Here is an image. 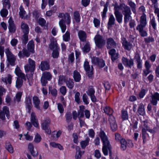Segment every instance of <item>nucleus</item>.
I'll return each instance as SVG.
<instances>
[{"label": "nucleus", "mask_w": 159, "mask_h": 159, "mask_svg": "<svg viewBox=\"0 0 159 159\" xmlns=\"http://www.w3.org/2000/svg\"><path fill=\"white\" fill-rule=\"evenodd\" d=\"M27 48H24L23 49L22 51H20L18 53V56L20 58H23L25 57H29L30 53H34V44L33 40L30 41L27 44Z\"/></svg>", "instance_id": "obj_1"}, {"label": "nucleus", "mask_w": 159, "mask_h": 159, "mask_svg": "<svg viewBox=\"0 0 159 159\" xmlns=\"http://www.w3.org/2000/svg\"><path fill=\"white\" fill-rule=\"evenodd\" d=\"M30 121L31 122L27 121L25 123V125L27 127V129L28 130H30L32 127V125L35 127L39 128V124L38 123V120L34 112H32L31 113Z\"/></svg>", "instance_id": "obj_2"}, {"label": "nucleus", "mask_w": 159, "mask_h": 159, "mask_svg": "<svg viewBox=\"0 0 159 159\" xmlns=\"http://www.w3.org/2000/svg\"><path fill=\"white\" fill-rule=\"evenodd\" d=\"M52 79V75L48 71L43 72L41 78L40 82L42 86H45L48 83V81H50Z\"/></svg>", "instance_id": "obj_3"}, {"label": "nucleus", "mask_w": 159, "mask_h": 159, "mask_svg": "<svg viewBox=\"0 0 159 159\" xmlns=\"http://www.w3.org/2000/svg\"><path fill=\"white\" fill-rule=\"evenodd\" d=\"M5 53L6 54L7 60L8 63L11 66L15 65L16 58L15 56L10 51L9 48H8L5 49Z\"/></svg>", "instance_id": "obj_4"}, {"label": "nucleus", "mask_w": 159, "mask_h": 159, "mask_svg": "<svg viewBox=\"0 0 159 159\" xmlns=\"http://www.w3.org/2000/svg\"><path fill=\"white\" fill-rule=\"evenodd\" d=\"M94 40L96 45L98 49H102L106 43V40L103 39L102 36L100 34L95 36Z\"/></svg>", "instance_id": "obj_5"}, {"label": "nucleus", "mask_w": 159, "mask_h": 159, "mask_svg": "<svg viewBox=\"0 0 159 159\" xmlns=\"http://www.w3.org/2000/svg\"><path fill=\"white\" fill-rule=\"evenodd\" d=\"M99 135L102 143L103 146H111L108 137L104 131L101 130Z\"/></svg>", "instance_id": "obj_6"}, {"label": "nucleus", "mask_w": 159, "mask_h": 159, "mask_svg": "<svg viewBox=\"0 0 159 159\" xmlns=\"http://www.w3.org/2000/svg\"><path fill=\"white\" fill-rule=\"evenodd\" d=\"M131 9L130 7L124 3H120L118 5L117 3H115L114 6V11H119V10H121L122 13H124L125 10H128Z\"/></svg>", "instance_id": "obj_7"}, {"label": "nucleus", "mask_w": 159, "mask_h": 159, "mask_svg": "<svg viewBox=\"0 0 159 159\" xmlns=\"http://www.w3.org/2000/svg\"><path fill=\"white\" fill-rule=\"evenodd\" d=\"M50 122V119H48L45 120L41 124L42 129L48 134H50L51 132L50 129L49 128Z\"/></svg>", "instance_id": "obj_8"}, {"label": "nucleus", "mask_w": 159, "mask_h": 159, "mask_svg": "<svg viewBox=\"0 0 159 159\" xmlns=\"http://www.w3.org/2000/svg\"><path fill=\"white\" fill-rule=\"evenodd\" d=\"M121 60L123 65L126 67L131 68L134 66V61L131 58L129 59L126 57H123Z\"/></svg>", "instance_id": "obj_9"}, {"label": "nucleus", "mask_w": 159, "mask_h": 159, "mask_svg": "<svg viewBox=\"0 0 159 159\" xmlns=\"http://www.w3.org/2000/svg\"><path fill=\"white\" fill-rule=\"evenodd\" d=\"M159 101V93L157 92L152 94L150 96V102L153 106H156Z\"/></svg>", "instance_id": "obj_10"}, {"label": "nucleus", "mask_w": 159, "mask_h": 159, "mask_svg": "<svg viewBox=\"0 0 159 159\" xmlns=\"http://www.w3.org/2000/svg\"><path fill=\"white\" fill-rule=\"evenodd\" d=\"M121 42L125 50L130 51L133 47L132 44L130 42H128L125 37L121 38Z\"/></svg>", "instance_id": "obj_11"}, {"label": "nucleus", "mask_w": 159, "mask_h": 159, "mask_svg": "<svg viewBox=\"0 0 159 159\" xmlns=\"http://www.w3.org/2000/svg\"><path fill=\"white\" fill-rule=\"evenodd\" d=\"M134 58L135 60L137 68L140 69L142 68V60L141 59L139 53L137 52L135 53Z\"/></svg>", "instance_id": "obj_12"}, {"label": "nucleus", "mask_w": 159, "mask_h": 159, "mask_svg": "<svg viewBox=\"0 0 159 159\" xmlns=\"http://www.w3.org/2000/svg\"><path fill=\"white\" fill-rule=\"evenodd\" d=\"M147 24V18L145 13H142L140 16V24H138L136 27H145Z\"/></svg>", "instance_id": "obj_13"}, {"label": "nucleus", "mask_w": 159, "mask_h": 159, "mask_svg": "<svg viewBox=\"0 0 159 159\" xmlns=\"http://www.w3.org/2000/svg\"><path fill=\"white\" fill-rule=\"evenodd\" d=\"M106 40L107 48V49L116 47V43L113 38L110 37L107 38Z\"/></svg>", "instance_id": "obj_14"}, {"label": "nucleus", "mask_w": 159, "mask_h": 159, "mask_svg": "<svg viewBox=\"0 0 159 159\" xmlns=\"http://www.w3.org/2000/svg\"><path fill=\"white\" fill-rule=\"evenodd\" d=\"M8 22L9 23L8 29L9 32L11 33H14L16 30V26L12 17H10Z\"/></svg>", "instance_id": "obj_15"}, {"label": "nucleus", "mask_w": 159, "mask_h": 159, "mask_svg": "<svg viewBox=\"0 0 159 159\" xmlns=\"http://www.w3.org/2000/svg\"><path fill=\"white\" fill-rule=\"evenodd\" d=\"M144 66L146 70H143L142 75L143 76L146 77L149 74L152 72V70H150L151 66L148 61H145Z\"/></svg>", "instance_id": "obj_16"}, {"label": "nucleus", "mask_w": 159, "mask_h": 159, "mask_svg": "<svg viewBox=\"0 0 159 159\" xmlns=\"http://www.w3.org/2000/svg\"><path fill=\"white\" fill-rule=\"evenodd\" d=\"M124 15V23L127 24L130 19L132 18L131 16L132 12L131 9L128 10H125V12L123 13Z\"/></svg>", "instance_id": "obj_17"}, {"label": "nucleus", "mask_w": 159, "mask_h": 159, "mask_svg": "<svg viewBox=\"0 0 159 159\" xmlns=\"http://www.w3.org/2000/svg\"><path fill=\"white\" fill-rule=\"evenodd\" d=\"M138 115L144 116L146 114L144 106L142 103L139 104L138 109L137 112Z\"/></svg>", "instance_id": "obj_18"}, {"label": "nucleus", "mask_w": 159, "mask_h": 159, "mask_svg": "<svg viewBox=\"0 0 159 159\" xmlns=\"http://www.w3.org/2000/svg\"><path fill=\"white\" fill-rule=\"evenodd\" d=\"M59 18H63L65 21H66L67 24H69L71 22V18L70 16L68 13H60L58 16Z\"/></svg>", "instance_id": "obj_19"}, {"label": "nucleus", "mask_w": 159, "mask_h": 159, "mask_svg": "<svg viewBox=\"0 0 159 159\" xmlns=\"http://www.w3.org/2000/svg\"><path fill=\"white\" fill-rule=\"evenodd\" d=\"M15 73L16 75L19 77L23 79L25 81L26 80V79L25 74L22 73L19 67L17 66V67L15 69Z\"/></svg>", "instance_id": "obj_20"}, {"label": "nucleus", "mask_w": 159, "mask_h": 159, "mask_svg": "<svg viewBox=\"0 0 159 159\" xmlns=\"http://www.w3.org/2000/svg\"><path fill=\"white\" fill-rule=\"evenodd\" d=\"M78 36L79 39L81 42H86L87 35L84 31L82 30H79L78 32Z\"/></svg>", "instance_id": "obj_21"}, {"label": "nucleus", "mask_w": 159, "mask_h": 159, "mask_svg": "<svg viewBox=\"0 0 159 159\" xmlns=\"http://www.w3.org/2000/svg\"><path fill=\"white\" fill-rule=\"evenodd\" d=\"M109 121L112 131L113 132L116 131L117 129V125L115 119L114 118L113 120H112L109 118Z\"/></svg>", "instance_id": "obj_22"}, {"label": "nucleus", "mask_w": 159, "mask_h": 159, "mask_svg": "<svg viewBox=\"0 0 159 159\" xmlns=\"http://www.w3.org/2000/svg\"><path fill=\"white\" fill-rule=\"evenodd\" d=\"M108 54L111 56V58L112 61H114L118 58V54L115 55L116 50L114 48H112L108 51Z\"/></svg>", "instance_id": "obj_23"}, {"label": "nucleus", "mask_w": 159, "mask_h": 159, "mask_svg": "<svg viewBox=\"0 0 159 159\" xmlns=\"http://www.w3.org/2000/svg\"><path fill=\"white\" fill-rule=\"evenodd\" d=\"M111 146H102V152L105 156H107L108 155V151H109V156L112 155Z\"/></svg>", "instance_id": "obj_24"}, {"label": "nucleus", "mask_w": 159, "mask_h": 159, "mask_svg": "<svg viewBox=\"0 0 159 159\" xmlns=\"http://www.w3.org/2000/svg\"><path fill=\"white\" fill-rule=\"evenodd\" d=\"M40 67L42 71L48 70L50 69L49 63L46 61H42L41 62Z\"/></svg>", "instance_id": "obj_25"}, {"label": "nucleus", "mask_w": 159, "mask_h": 159, "mask_svg": "<svg viewBox=\"0 0 159 159\" xmlns=\"http://www.w3.org/2000/svg\"><path fill=\"white\" fill-rule=\"evenodd\" d=\"M33 103L35 107L38 110L40 109V101L39 98L37 96H34L33 98Z\"/></svg>", "instance_id": "obj_26"}, {"label": "nucleus", "mask_w": 159, "mask_h": 159, "mask_svg": "<svg viewBox=\"0 0 159 159\" xmlns=\"http://www.w3.org/2000/svg\"><path fill=\"white\" fill-rule=\"evenodd\" d=\"M21 28L24 34H29L30 29L28 25L27 24L22 22L21 23Z\"/></svg>", "instance_id": "obj_27"}, {"label": "nucleus", "mask_w": 159, "mask_h": 159, "mask_svg": "<svg viewBox=\"0 0 159 159\" xmlns=\"http://www.w3.org/2000/svg\"><path fill=\"white\" fill-rule=\"evenodd\" d=\"M53 38V39L51 41V43L49 45V48L51 50H54V48L57 49L60 48L57 41L54 39V37Z\"/></svg>", "instance_id": "obj_28"}, {"label": "nucleus", "mask_w": 159, "mask_h": 159, "mask_svg": "<svg viewBox=\"0 0 159 159\" xmlns=\"http://www.w3.org/2000/svg\"><path fill=\"white\" fill-rule=\"evenodd\" d=\"M92 62L94 65H99V62L102 63L103 65V61H102V59L98 57H93L91 60ZM101 66H102V64H101Z\"/></svg>", "instance_id": "obj_29"}, {"label": "nucleus", "mask_w": 159, "mask_h": 159, "mask_svg": "<svg viewBox=\"0 0 159 159\" xmlns=\"http://www.w3.org/2000/svg\"><path fill=\"white\" fill-rule=\"evenodd\" d=\"M73 77L76 82H79L81 80V75L80 73L76 70L73 71Z\"/></svg>", "instance_id": "obj_30"}, {"label": "nucleus", "mask_w": 159, "mask_h": 159, "mask_svg": "<svg viewBox=\"0 0 159 159\" xmlns=\"http://www.w3.org/2000/svg\"><path fill=\"white\" fill-rule=\"evenodd\" d=\"M5 148L10 153H12L14 152L13 148L9 142H6L5 143Z\"/></svg>", "instance_id": "obj_31"}, {"label": "nucleus", "mask_w": 159, "mask_h": 159, "mask_svg": "<svg viewBox=\"0 0 159 159\" xmlns=\"http://www.w3.org/2000/svg\"><path fill=\"white\" fill-rule=\"evenodd\" d=\"M114 14L115 16L116 20L119 23L122 22L123 15L119 11H114Z\"/></svg>", "instance_id": "obj_32"}, {"label": "nucleus", "mask_w": 159, "mask_h": 159, "mask_svg": "<svg viewBox=\"0 0 159 159\" xmlns=\"http://www.w3.org/2000/svg\"><path fill=\"white\" fill-rule=\"evenodd\" d=\"M145 27H136V29L138 30L140 36L142 37H146L148 36V33L146 30H144Z\"/></svg>", "instance_id": "obj_33"}, {"label": "nucleus", "mask_w": 159, "mask_h": 159, "mask_svg": "<svg viewBox=\"0 0 159 159\" xmlns=\"http://www.w3.org/2000/svg\"><path fill=\"white\" fill-rule=\"evenodd\" d=\"M104 113L108 115H112L114 112L112 108L109 106H106L103 107Z\"/></svg>", "instance_id": "obj_34"}, {"label": "nucleus", "mask_w": 159, "mask_h": 159, "mask_svg": "<svg viewBox=\"0 0 159 159\" xmlns=\"http://www.w3.org/2000/svg\"><path fill=\"white\" fill-rule=\"evenodd\" d=\"M115 19L112 15H111L109 19L108 22L107 23V29H109L111 28L112 25L115 23Z\"/></svg>", "instance_id": "obj_35"}, {"label": "nucleus", "mask_w": 159, "mask_h": 159, "mask_svg": "<svg viewBox=\"0 0 159 159\" xmlns=\"http://www.w3.org/2000/svg\"><path fill=\"white\" fill-rule=\"evenodd\" d=\"M131 122L132 124L130 123V126H132L133 129L134 130L138 128V119L137 118H131Z\"/></svg>", "instance_id": "obj_36"}, {"label": "nucleus", "mask_w": 159, "mask_h": 159, "mask_svg": "<svg viewBox=\"0 0 159 159\" xmlns=\"http://www.w3.org/2000/svg\"><path fill=\"white\" fill-rule=\"evenodd\" d=\"M65 21L64 19H62L60 20L59 23L62 33L65 32L66 28V25L65 24Z\"/></svg>", "instance_id": "obj_37"}, {"label": "nucleus", "mask_w": 159, "mask_h": 159, "mask_svg": "<svg viewBox=\"0 0 159 159\" xmlns=\"http://www.w3.org/2000/svg\"><path fill=\"white\" fill-rule=\"evenodd\" d=\"M90 139L89 137L86 138L84 140L82 141L80 143L81 146L83 149H84L89 144Z\"/></svg>", "instance_id": "obj_38"}, {"label": "nucleus", "mask_w": 159, "mask_h": 159, "mask_svg": "<svg viewBox=\"0 0 159 159\" xmlns=\"http://www.w3.org/2000/svg\"><path fill=\"white\" fill-rule=\"evenodd\" d=\"M84 151H81L80 148H79L78 150H76L75 155V156L76 159H81V158L83 155L84 153Z\"/></svg>", "instance_id": "obj_39"}, {"label": "nucleus", "mask_w": 159, "mask_h": 159, "mask_svg": "<svg viewBox=\"0 0 159 159\" xmlns=\"http://www.w3.org/2000/svg\"><path fill=\"white\" fill-rule=\"evenodd\" d=\"M66 85L69 89H72L74 87V82L73 80L69 78V80H67L66 82Z\"/></svg>", "instance_id": "obj_40"}, {"label": "nucleus", "mask_w": 159, "mask_h": 159, "mask_svg": "<svg viewBox=\"0 0 159 159\" xmlns=\"http://www.w3.org/2000/svg\"><path fill=\"white\" fill-rule=\"evenodd\" d=\"M67 80V79L66 78V76L64 75H60L59 76L58 82V85L61 86L63 84V81L65 83Z\"/></svg>", "instance_id": "obj_41"}, {"label": "nucleus", "mask_w": 159, "mask_h": 159, "mask_svg": "<svg viewBox=\"0 0 159 159\" xmlns=\"http://www.w3.org/2000/svg\"><path fill=\"white\" fill-rule=\"evenodd\" d=\"M128 115L126 111L122 110L121 111V118L122 121L127 120L128 119Z\"/></svg>", "instance_id": "obj_42"}, {"label": "nucleus", "mask_w": 159, "mask_h": 159, "mask_svg": "<svg viewBox=\"0 0 159 159\" xmlns=\"http://www.w3.org/2000/svg\"><path fill=\"white\" fill-rule=\"evenodd\" d=\"M73 17L76 22L79 23L80 22V16L78 11H75L74 12Z\"/></svg>", "instance_id": "obj_43"}, {"label": "nucleus", "mask_w": 159, "mask_h": 159, "mask_svg": "<svg viewBox=\"0 0 159 159\" xmlns=\"http://www.w3.org/2000/svg\"><path fill=\"white\" fill-rule=\"evenodd\" d=\"M152 5H153V7L154 9V13L155 14L158 13V12H159V8H158L157 6V1L158 0H151Z\"/></svg>", "instance_id": "obj_44"}, {"label": "nucleus", "mask_w": 159, "mask_h": 159, "mask_svg": "<svg viewBox=\"0 0 159 159\" xmlns=\"http://www.w3.org/2000/svg\"><path fill=\"white\" fill-rule=\"evenodd\" d=\"M23 80L22 78H18L17 79L16 84V87L17 89H19L22 86L23 83Z\"/></svg>", "instance_id": "obj_45"}, {"label": "nucleus", "mask_w": 159, "mask_h": 159, "mask_svg": "<svg viewBox=\"0 0 159 159\" xmlns=\"http://www.w3.org/2000/svg\"><path fill=\"white\" fill-rule=\"evenodd\" d=\"M120 142L121 144L120 148L121 150L123 151L125 150L127 146V141L125 139H122Z\"/></svg>", "instance_id": "obj_46"}, {"label": "nucleus", "mask_w": 159, "mask_h": 159, "mask_svg": "<svg viewBox=\"0 0 159 159\" xmlns=\"http://www.w3.org/2000/svg\"><path fill=\"white\" fill-rule=\"evenodd\" d=\"M108 4L107 2L104 5L103 11L101 12V16L102 19L105 18L106 16V13L108 11Z\"/></svg>", "instance_id": "obj_47"}, {"label": "nucleus", "mask_w": 159, "mask_h": 159, "mask_svg": "<svg viewBox=\"0 0 159 159\" xmlns=\"http://www.w3.org/2000/svg\"><path fill=\"white\" fill-rule=\"evenodd\" d=\"M128 4L131 7V10L133 13L135 14L136 12V5L135 4L131 1H128Z\"/></svg>", "instance_id": "obj_48"}, {"label": "nucleus", "mask_w": 159, "mask_h": 159, "mask_svg": "<svg viewBox=\"0 0 159 159\" xmlns=\"http://www.w3.org/2000/svg\"><path fill=\"white\" fill-rule=\"evenodd\" d=\"M28 34H24L22 36L21 41L22 44L25 45L28 43L29 40Z\"/></svg>", "instance_id": "obj_49"}, {"label": "nucleus", "mask_w": 159, "mask_h": 159, "mask_svg": "<svg viewBox=\"0 0 159 159\" xmlns=\"http://www.w3.org/2000/svg\"><path fill=\"white\" fill-rule=\"evenodd\" d=\"M150 24L152 26L154 30H157V24L155 21V18L154 16H153L152 18V19H150Z\"/></svg>", "instance_id": "obj_50"}, {"label": "nucleus", "mask_w": 159, "mask_h": 159, "mask_svg": "<svg viewBox=\"0 0 159 159\" xmlns=\"http://www.w3.org/2000/svg\"><path fill=\"white\" fill-rule=\"evenodd\" d=\"M60 50V48L57 49H54L53 50V52L52 53V56L53 58H57L59 56V51Z\"/></svg>", "instance_id": "obj_51"}, {"label": "nucleus", "mask_w": 159, "mask_h": 159, "mask_svg": "<svg viewBox=\"0 0 159 159\" xmlns=\"http://www.w3.org/2000/svg\"><path fill=\"white\" fill-rule=\"evenodd\" d=\"M8 13V11L6 8H2L0 12V15L3 18L6 17Z\"/></svg>", "instance_id": "obj_52"}, {"label": "nucleus", "mask_w": 159, "mask_h": 159, "mask_svg": "<svg viewBox=\"0 0 159 159\" xmlns=\"http://www.w3.org/2000/svg\"><path fill=\"white\" fill-rule=\"evenodd\" d=\"M26 14V12L24 10V8L22 6L20 7V11L19 12V15L20 17L23 19L24 17V15Z\"/></svg>", "instance_id": "obj_53"}, {"label": "nucleus", "mask_w": 159, "mask_h": 159, "mask_svg": "<svg viewBox=\"0 0 159 159\" xmlns=\"http://www.w3.org/2000/svg\"><path fill=\"white\" fill-rule=\"evenodd\" d=\"M66 121L67 123H69L72 120V115L70 112H66L65 115Z\"/></svg>", "instance_id": "obj_54"}, {"label": "nucleus", "mask_w": 159, "mask_h": 159, "mask_svg": "<svg viewBox=\"0 0 159 159\" xmlns=\"http://www.w3.org/2000/svg\"><path fill=\"white\" fill-rule=\"evenodd\" d=\"M38 23L41 26L43 27L45 25L46 21L43 18L40 17L39 19Z\"/></svg>", "instance_id": "obj_55"}, {"label": "nucleus", "mask_w": 159, "mask_h": 159, "mask_svg": "<svg viewBox=\"0 0 159 159\" xmlns=\"http://www.w3.org/2000/svg\"><path fill=\"white\" fill-rule=\"evenodd\" d=\"M84 67L86 72H88L90 70V67L89 62L88 61H85L84 62Z\"/></svg>", "instance_id": "obj_56"}, {"label": "nucleus", "mask_w": 159, "mask_h": 159, "mask_svg": "<svg viewBox=\"0 0 159 159\" xmlns=\"http://www.w3.org/2000/svg\"><path fill=\"white\" fill-rule=\"evenodd\" d=\"M93 22L95 27L98 28L100 26V21L99 19L96 18H94Z\"/></svg>", "instance_id": "obj_57"}, {"label": "nucleus", "mask_w": 159, "mask_h": 159, "mask_svg": "<svg viewBox=\"0 0 159 159\" xmlns=\"http://www.w3.org/2000/svg\"><path fill=\"white\" fill-rule=\"evenodd\" d=\"M147 91L144 89H141L139 94V96L140 98H143L146 95Z\"/></svg>", "instance_id": "obj_58"}, {"label": "nucleus", "mask_w": 159, "mask_h": 159, "mask_svg": "<svg viewBox=\"0 0 159 159\" xmlns=\"http://www.w3.org/2000/svg\"><path fill=\"white\" fill-rule=\"evenodd\" d=\"M93 66H92L91 70L88 72H87V75L88 77L90 79H92L93 77Z\"/></svg>", "instance_id": "obj_59"}, {"label": "nucleus", "mask_w": 159, "mask_h": 159, "mask_svg": "<svg viewBox=\"0 0 159 159\" xmlns=\"http://www.w3.org/2000/svg\"><path fill=\"white\" fill-rule=\"evenodd\" d=\"M90 50V44L89 42H87L84 46V51L86 52H89Z\"/></svg>", "instance_id": "obj_60"}, {"label": "nucleus", "mask_w": 159, "mask_h": 159, "mask_svg": "<svg viewBox=\"0 0 159 159\" xmlns=\"http://www.w3.org/2000/svg\"><path fill=\"white\" fill-rule=\"evenodd\" d=\"M144 41L145 43H149L154 41V38L152 37L149 36L144 38Z\"/></svg>", "instance_id": "obj_61"}, {"label": "nucleus", "mask_w": 159, "mask_h": 159, "mask_svg": "<svg viewBox=\"0 0 159 159\" xmlns=\"http://www.w3.org/2000/svg\"><path fill=\"white\" fill-rule=\"evenodd\" d=\"M29 65L34 70H35V61L31 59V58L29 59Z\"/></svg>", "instance_id": "obj_62"}, {"label": "nucleus", "mask_w": 159, "mask_h": 159, "mask_svg": "<svg viewBox=\"0 0 159 159\" xmlns=\"http://www.w3.org/2000/svg\"><path fill=\"white\" fill-rule=\"evenodd\" d=\"M63 39L65 42H68L70 40V33L69 32H66L65 35L63 36Z\"/></svg>", "instance_id": "obj_63"}, {"label": "nucleus", "mask_w": 159, "mask_h": 159, "mask_svg": "<svg viewBox=\"0 0 159 159\" xmlns=\"http://www.w3.org/2000/svg\"><path fill=\"white\" fill-rule=\"evenodd\" d=\"M80 93L77 92L75 94V101L78 103L79 104L80 102Z\"/></svg>", "instance_id": "obj_64"}]
</instances>
